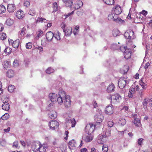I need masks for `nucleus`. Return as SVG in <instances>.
<instances>
[{
	"label": "nucleus",
	"instance_id": "obj_1",
	"mask_svg": "<svg viewBox=\"0 0 152 152\" xmlns=\"http://www.w3.org/2000/svg\"><path fill=\"white\" fill-rule=\"evenodd\" d=\"M63 102L64 106L66 108L69 107L71 106L72 102L70 96L68 95H67L66 94V96L64 97Z\"/></svg>",
	"mask_w": 152,
	"mask_h": 152
},
{
	"label": "nucleus",
	"instance_id": "obj_2",
	"mask_svg": "<svg viewBox=\"0 0 152 152\" xmlns=\"http://www.w3.org/2000/svg\"><path fill=\"white\" fill-rule=\"evenodd\" d=\"M59 97H57V100L59 104L63 103L64 97L66 96V92L64 91H61L58 93Z\"/></svg>",
	"mask_w": 152,
	"mask_h": 152
},
{
	"label": "nucleus",
	"instance_id": "obj_3",
	"mask_svg": "<svg viewBox=\"0 0 152 152\" xmlns=\"http://www.w3.org/2000/svg\"><path fill=\"white\" fill-rule=\"evenodd\" d=\"M132 117L133 118L132 122L134 124L135 126L139 127L141 125L140 120L139 118H138V116L137 114H133L132 115Z\"/></svg>",
	"mask_w": 152,
	"mask_h": 152
},
{
	"label": "nucleus",
	"instance_id": "obj_4",
	"mask_svg": "<svg viewBox=\"0 0 152 152\" xmlns=\"http://www.w3.org/2000/svg\"><path fill=\"white\" fill-rule=\"evenodd\" d=\"M127 77H121L118 81V86L121 88H124L126 86Z\"/></svg>",
	"mask_w": 152,
	"mask_h": 152
},
{
	"label": "nucleus",
	"instance_id": "obj_5",
	"mask_svg": "<svg viewBox=\"0 0 152 152\" xmlns=\"http://www.w3.org/2000/svg\"><path fill=\"white\" fill-rule=\"evenodd\" d=\"M59 125V124L57 121L55 120L52 121L50 122L49 126L50 129L55 130L58 127Z\"/></svg>",
	"mask_w": 152,
	"mask_h": 152
},
{
	"label": "nucleus",
	"instance_id": "obj_6",
	"mask_svg": "<svg viewBox=\"0 0 152 152\" xmlns=\"http://www.w3.org/2000/svg\"><path fill=\"white\" fill-rule=\"evenodd\" d=\"M104 119L103 116L99 113L96 114L94 116V120L97 123L102 122Z\"/></svg>",
	"mask_w": 152,
	"mask_h": 152
},
{
	"label": "nucleus",
	"instance_id": "obj_7",
	"mask_svg": "<svg viewBox=\"0 0 152 152\" xmlns=\"http://www.w3.org/2000/svg\"><path fill=\"white\" fill-rule=\"evenodd\" d=\"M2 102L3 103L2 105V109L8 111L10 109V104L8 102L7 99L5 98L4 99Z\"/></svg>",
	"mask_w": 152,
	"mask_h": 152
},
{
	"label": "nucleus",
	"instance_id": "obj_8",
	"mask_svg": "<svg viewBox=\"0 0 152 152\" xmlns=\"http://www.w3.org/2000/svg\"><path fill=\"white\" fill-rule=\"evenodd\" d=\"M41 143L40 142H34L31 145V149L34 151H38Z\"/></svg>",
	"mask_w": 152,
	"mask_h": 152
},
{
	"label": "nucleus",
	"instance_id": "obj_9",
	"mask_svg": "<svg viewBox=\"0 0 152 152\" xmlns=\"http://www.w3.org/2000/svg\"><path fill=\"white\" fill-rule=\"evenodd\" d=\"M113 106L112 104L108 105L105 108V112L106 114L110 115L113 113Z\"/></svg>",
	"mask_w": 152,
	"mask_h": 152
},
{
	"label": "nucleus",
	"instance_id": "obj_10",
	"mask_svg": "<svg viewBox=\"0 0 152 152\" xmlns=\"http://www.w3.org/2000/svg\"><path fill=\"white\" fill-rule=\"evenodd\" d=\"M8 41L10 44L12 45L13 47L14 48H17L19 46L20 43L19 39H17L14 41L12 39H9Z\"/></svg>",
	"mask_w": 152,
	"mask_h": 152
},
{
	"label": "nucleus",
	"instance_id": "obj_11",
	"mask_svg": "<svg viewBox=\"0 0 152 152\" xmlns=\"http://www.w3.org/2000/svg\"><path fill=\"white\" fill-rule=\"evenodd\" d=\"M93 124H88L85 128V129L86 132H88V134L89 133L91 134L94 131V128L93 127Z\"/></svg>",
	"mask_w": 152,
	"mask_h": 152
},
{
	"label": "nucleus",
	"instance_id": "obj_12",
	"mask_svg": "<svg viewBox=\"0 0 152 152\" xmlns=\"http://www.w3.org/2000/svg\"><path fill=\"white\" fill-rule=\"evenodd\" d=\"M134 34V32L131 30H129L125 32L124 34V36L126 39L131 40L132 37Z\"/></svg>",
	"mask_w": 152,
	"mask_h": 152
},
{
	"label": "nucleus",
	"instance_id": "obj_13",
	"mask_svg": "<svg viewBox=\"0 0 152 152\" xmlns=\"http://www.w3.org/2000/svg\"><path fill=\"white\" fill-rule=\"evenodd\" d=\"M113 9L114 10L115 13L117 15L121 14L122 11V9L118 5H117L114 7Z\"/></svg>",
	"mask_w": 152,
	"mask_h": 152
},
{
	"label": "nucleus",
	"instance_id": "obj_14",
	"mask_svg": "<svg viewBox=\"0 0 152 152\" xmlns=\"http://www.w3.org/2000/svg\"><path fill=\"white\" fill-rule=\"evenodd\" d=\"M93 139V136L91 134L89 133L87 135L83 137V140L86 142H89L92 141Z\"/></svg>",
	"mask_w": 152,
	"mask_h": 152
},
{
	"label": "nucleus",
	"instance_id": "obj_15",
	"mask_svg": "<svg viewBox=\"0 0 152 152\" xmlns=\"http://www.w3.org/2000/svg\"><path fill=\"white\" fill-rule=\"evenodd\" d=\"M16 9L15 4H8L7 10L10 13L13 12Z\"/></svg>",
	"mask_w": 152,
	"mask_h": 152
},
{
	"label": "nucleus",
	"instance_id": "obj_16",
	"mask_svg": "<svg viewBox=\"0 0 152 152\" xmlns=\"http://www.w3.org/2000/svg\"><path fill=\"white\" fill-rule=\"evenodd\" d=\"M63 31L66 36H70L72 33V29L71 27H67L65 29H64Z\"/></svg>",
	"mask_w": 152,
	"mask_h": 152
},
{
	"label": "nucleus",
	"instance_id": "obj_17",
	"mask_svg": "<svg viewBox=\"0 0 152 152\" xmlns=\"http://www.w3.org/2000/svg\"><path fill=\"white\" fill-rule=\"evenodd\" d=\"M69 148L71 149H74L77 146L75 140H71L69 141L68 144Z\"/></svg>",
	"mask_w": 152,
	"mask_h": 152
},
{
	"label": "nucleus",
	"instance_id": "obj_18",
	"mask_svg": "<svg viewBox=\"0 0 152 152\" xmlns=\"http://www.w3.org/2000/svg\"><path fill=\"white\" fill-rule=\"evenodd\" d=\"M24 16V12L22 10H18L16 12V16L18 19H22Z\"/></svg>",
	"mask_w": 152,
	"mask_h": 152
},
{
	"label": "nucleus",
	"instance_id": "obj_19",
	"mask_svg": "<svg viewBox=\"0 0 152 152\" xmlns=\"http://www.w3.org/2000/svg\"><path fill=\"white\" fill-rule=\"evenodd\" d=\"M48 148V146L45 144L41 143L38 151L39 152H45Z\"/></svg>",
	"mask_w": 152,
	"mask_h": 152
},
{
	"label": "nucleus",
	"instance_id": "obj_20",
	"mask_svg": "<svg viewBox=\"0 0 152 152\" xmlns=\"http://www.w3.org/2000/svg\"><path fill=\"white\" fill-rule=\"evenodd\" d=\"M49 97L52 102H54L56 101L58 96L56 94L50 93L49 94Z\"/></svg>",
	"mask_w": 152,
	"mask_h": 152
},
{
	"label": "nucleus",
	"instance_id": "obj_21",
	"mask_svg": "<svg viewBox=\"0 0 152 152\" xmlns=\"http://www.w3.org/2000/svg\"><path fill=\"white\" fill-rule=\"evenodd\" d=\"M131 54L132 52L130 49L126 50L124 52V57L126 59H128L131 58Z\"/></svg>",
	"mask_w": 152,
	"mask_h": 152
},
{
	"label": "nucleus",
	"instance_id": "obj_22",
	"mask_svg": "<svg viewBox=\"0 0 152 152\" xmlns=\"http://www.w3.org/2000/svg\"><path fill=\"white\" fill-rule=\"evenodd\" d=\"M117 15L115 14H110L108 17V19L109 20H115L118 18Z\"/></svg>",
	"mask_w": 152,
	"mask_h": 152
},
{
	"label": "nucleus",
	"instance_id": "obj_23",
	"mask_svg": "<svg viewBox=\"0 0 152 152\" xmlns=\"http://www.w3.org/2000/svg\"><path fill=\"white\" fill-rule=\"evenodd\" d=\"M54 36L53 34L51 31L48 32L46 35V39L49 41H51Z\"/></svg>",
	"mask_w": 152,
	"mask_h": 152
},
{
	"label": "nucleus",
	"instance_id": "obj_24",
	"mask_svg": "<svg viewBox=\"0 0 152 152\" xmlns=\"http://www.w3.org/2000/svg\"><path fill=\"white\" fill-rule=\"evenodd\" d=\"M67 7H71L72 5L73 2L71 0H62Z\"/></svg>",
	"mask_w": 152,
	"mask_h": 152
},
{
	"label": "nucleus",
	"instance_id": "obj_25",
	"mask_svg": "<svg viewBox=\"0 0 152 152\" xmlns=\"http://www.w3.org/2000/svg\"><path fill=\"white\" fill-rule=\"evenodd\" d=\"M83 3L81 1H78L74 5L75 9H77L82 7L83 6Z\"/></svg>",
	"mask_w": 152,
	"mask_h": 152
},
{
	"label": "nucleus",
	"instance_id": "obj_26",
	"mask_svg": "<svg viewBox=\"0 0 152 152\" xmlns=\"http://www.w3.org/2000/svg\"><path fill=\"white\" fill-rule=\"evenodd\" d=\"M49 117L51 119H55L57 116L56 112L55 111H52L49 114Z\"/></svg>",
	"mask_w": 152,
	"mask_h": 152
},
{
	"label": "nucleus",
	"instance_id": "obj_27",
	"mask_svg": "<svg viewBox=\"0 0 152 152\" xmlns=\"http://www.w3.org/2000/svg\"><path fill=\"white\" fill-rule=\"evenodd\" d=\"M126 47H128V48H134L135 47V46H134V45L133 44L132 42L131 41V40H129L128 41H127L126 42Z\"/></svg>",
	"mask_w": 152,
	"mask_h": 152
},
{
	"label": "nucleus",
	"instance_id": "obj_28",
	"mask_svg": "<svg viewBox=\"0 0 152 152\" xmlns=\"http://www.w3.org/2000/svg\"><path fill=\"white\" fill-rule=\"evenodd\" d=\"M143 78H142L139 80V84L141 86L142 88L144 89H145L146 88V84L143 81Z\"/></svg>",
	"mask_w": 152,
	"mask_h": 152
},
{
	"label": "nucleus",
	"instance_id": "obj_29",
	"mask_svg": "<svg viewBox=\"0 0 152 152\" xmlns=\"http://www.w3.org/2000/svg\"><path fill=\"white\" fill-rule=\"evenodd\" d=\"M115 88L114 84L112 83L111 84L107 87V91L108 92H113L114 91Z\"/></svg>",
	"mask_w": 152,
	"mask_h": 152
},
{
	"label": "nucleus",
	"instance_id": "obj_30",
	"mask_svg": "<svg viewBox=\"0 0 152 152\" xmlns=\"http://www.w3.org/2000/svg\"><path fill=\"white\" fill-rule=\"evenodd\" d=\"M14 74L13 71L11 69L9 70L7 72V76L9 78L12 77L14 76Z\"/></svg>",
	"mask_w": 152,
	"mask_h": 152
},
{
	"label": "nucleus",
	"instance_id": "obj_31",
	"mask_svg": "<svg viewBox=\"0 0 152 152\" xmlns=\"http://www.w3.org/2000/svg\"><path fill=\"white\" fill-rule=\"evenodd\" d=\"M61 34L58 31L55 32L54 37L57 40H59L61 39Z\"/></svg>",
	"mask_w": 152,
	"mask_h": 152
},
{
	"label": "nucleus",
	"instance_id": "obj_32",
	"mask_svg": "<svg viewBox=\"0 0 152 152\" xmlns=\"http://www.w3.org/2000/svg\"><path fill=\"white\" fill-rule=\"evenodd\" d=\"M111 99L113 100L117 101L119 100L120 97V95L118 94H115L113 95L112 96H110Z\"/></svg>",
	"mask_w": 152,
	"mask_h": 152
},
{
	"label": "nucleus",
	"instance_id": "obj_33",
	"mask_svg": "<svg viewBox=\"0 0 152 152\" xmlns=\"http://www.w3.org/2000/svg\"><path fill=\"white\" fill-rule=\"evenodd\" d=\"M13 23V20L10 18H9L7 19L6 22V24L9 26L12 25Z\"/></svg>",
	"mask_w": 152,
	"mask_h": 152
},
{
	"label": "nucleus",
	"instance_id": "obj_34",
	"mask_svg": "<svg viewBox=\"0 0 152 152\" xmlns=\"http://www.w3.org/2000/svg\"><path fill=\"white\" fill-rule=\"evenodd\" d=\"M47 21V20L44 18L38 17L37 19L36 20V23H37L40 22H46Z\"/></svg>",
	"mask_w": 152,
	"mask_h": 152
},
{
	"label": "nucleus",
	"instance_id": "obj_35",
	"mask_svg": "<svg viewBox=\"0 0 152 152\" xmlns=\"http://www.w3.org/2000/svg\"><path fill=\"white\" fill-rule=\"evenodd\" d=\"M55 71L54 69L51 67H49L46 70V73L48 74H50L53 73Z\"/></svg>",
	"mask_w": 152,
	"mask_h": 152
},
{
	"label": "nucleus",
	"instance_id": "obj_36",
	"mask_svg": "<svg viewBox=\"0 0 152 152\" xmlns=\"http://www.w3.org/2000/svg\"><path fill=\"white\" fill-rule=\"evenodd\" d=\"M103 1L105 4L109 5H113L114 2V0H103Z\"/></svg>",
	"mask_w": 152,
	"mask_h": 152
},
{
	"label": "nucleus",
	"instance_id": "obj_37",
	"mask_svg": "<svg viewBox=\"0 0 152 152\" xmlns=\"http://www.w3.org/2000/svg\"><path fill=\"white\" fill-rule=\"evenodd\" d=\"M104 132H105V134H104V136L105 137H106L110 136L111 131L110 129H106Z\"/></svg>",
	"mask_w": 152,
	"mask_h": 152
},
{
	"label": "nucleus",
	"instance_id": "obj_38",
	"mask_svg": "<svg viewBox=\"0 0 152 152\" xmlns=\"http://www.w3.org/2000/svg\"><path fill=\"white\" fill-rule=\"evenodd\" d=\"M12 49L9 47H7L4 50V52L6 55H8L11 53Z\"/></svg>",
	"mask_w": 152,
	"mask_h": 152
},
{
	"label": "nucleus",
	"instance_id": "obj_39",
	"mask_svg": "<svg viewBox=\"0 0 152 152\" xmlns=\"http://www.w3.org/2000/svg\"><path fill=\"white\" fill-rule=\"evenodd\" d=\"M15 89V86L12 85H10L8 88V91L10 92H13Z\"/></svg>",
	"mask_w": 152,
	"mask_h": 152
},
{
	"label": "nucleus",
	"instance_id": "obj_40",
	"mask_svg": "<svg viewBox=\"0 0 152 152\" xmlns=\"http://www.w3.org/2000/svg\"><path fill=\"white\" fill-rule=\"evenodd\" d=\"M126 123V121L125 119L123 118H121L120 119L118 122L119 124H121L122 126H124L125 124Z\"/></svg>",
	"mask_w": 152,
	"mask_h": 152
},
{
	"label": "nucleus",
	"instance_id": "obj_41",
	"mask_svg": "<svg viewBox=\"0 0 152 152\" xmlns=\"http://www.w3.org/2000/svg\"><path fill=\"white\" fill-rule=\"evenodd\" d=\"M149 102V99L145 98L144 99L143 102H142V104L144 108H147V105L148 103Z\"/></svg>",
	"mask_w": 152,
	"mask_h": 152
},
{
	"label": "nucleus",
	"instance_id": "obj_42",
	"mask_svg": "<svg viewBox=\"0 0 152 152\" xmlns=\"http://www.w3.org/2000/svg\"><path fill=\"white\" fill-rule=\"evenodd\" d=\"M7 38V35L4 33H2L0 34V39L1 40H5Z\"/></svg>",
	"mask_w": 152,
	"mask_h": 152
},
{
	"label": "nucleus",
	"instance_id": "obj_43",
	"mask_svg": "<svg viewBox=\"0 0 152 152\" xmlns=\"http://www.w3.org/2000/svg\"><path fill=\"white\" fill-rule=\"evenodd\" d=\"M6 11L5 7L3 5H0V13H4Z\"/></svg>",
	"mask_w": 152,
	"mask_h": 152
},
{
	"label": "nucleus",
	"instance_id": "obj_44",
	"mask_svg": "<svg viewBox=\"0 0 152 152\" xmlns=\"http://www.w3.org/2000/svg\"><path fill=\"white\" fill-rule=\"evenodd\" d=\"M53 9L54 12H56L58 10V8L57 6V4L56 2H54L53 4Z\"/></svg>",
	"mask_w": 152,
	"mask_h": 152
},
{
	"label": "nucleus",
	"instance_id": "obj_45",
	"mask_svg": "<svg viewBox=\"0 0 152 152\" xmlns=\"http://www.w3.org/2000/svg\"><path fill=\"white\" fill-rule=\"evenodd\" d=\"M9 114L5 113L1 117V119L4 120H7L9 118Z\"/></svg>",
	"mask_w": 152,
	"mask_h": 152
},
{
	"label": "nucleus",
	"instance_id": "obj_46",
	"mask_svg": "<svg viewBox=\"0 0 152 152\" xmlns=\"http://www.w3.org/2000/svg\"><path fill=\"white\" fill-rule=\"evenodd\" d=\"M107 126L109 127H112L114 125V122L112 120L108 121L107 122Z\"/></svg>",
	"mask_w": 152,
	"mask_h": 152
},
{
	"label": "nucleus",
	"instance_id": "obj_47",
	"mask_svg": "<svg viewBox=\"0 0 152 152\" xmlns=\"http://www.w3.org/2000/svg\"><path fill=\"white\" fill-rule=\"evenodd\" d=\"M28 14L31 15H34L36 14L35 11L33 8H31L29 11Z\"/></svg>",
	"mask_w": 152,
	"mask_h": 152
},
{
	"label": "nucleus",
	"instance_id": "obj_48",
	"mask_svg": "<svg viewBox=\"0 0 152 152\" xmlns=\"http://www.w3.org/2000/svg\"><path fill=\"white\" fill-rule=\"evenodd\" d=\"M4 66L5 68L7 69L10 66V62L6 61L4 62Z\"/></svg>",
	"mask_w": 152,
	"mask_h": 152
},
{
	"label": "nucleus",
	"instance_id": "obj_49",
	"mask_svg": "<svg viewBox=\"0 0 152 152\" xmlns=\"http://www.w3.org/2000/svg\"><path fill=\"white\" fill-rule=\"evenodd\" d=\"M30 5L29 1L28 0H25L24 1V5L27 7H28Z\"/></svg>",
	"mask_w": 152,
	"mask_h": 152
},
{
	"label": "nucleus",
	"instance_id": "obj_50",
	"mask_svg": "<svg viewBox=\"0 0 152 152\" xmlns=\"http://www.w3.org/2000/svg\"><path fill=\"white\" fill-rule=\"evenodd\" d=\"M32 47V44L31 42H29L26 44V48L27 49H30Z\"/></svg>",
	"mask_w": 152,
	"mask_h": 152
},
{
	"label": "nucleus",
	"instance_id": "obj_51",
	"mask_svg": "<svg viewBox=\"0 0 152 152\" xmlns=\"http://www.w3.org/2000/svg\"><path fill=\"white\" fill-rule=\"evenodd\" d=\"M144 140V139L142 138H140L138 139L137 140V143L139 145L142 146V142Z\"/></svg>",
	"mask_w": 152,
	"mask_h": 152
},
{
	"label": "nucleus",
	"instance_id": "obj_52",
	"mask_svg": "<svg viewBox=\"0 0 152 152\" xmlns=\"http://www.w3.org/2000/svg\"><path fill=\"white\" fill-rule=\"evenodd\" d=\"M70 121L72 124V127H74L75 126L76 123V121L75 120V119L74 118L72 119L71 120H70Z\"/></svg>",
	"mask_w": 152,
	"mask_h": 152
},
{
	"label": "nucleus",
	"instance_id": "obj_53",
	"mask_svg": "<svg viewBox=\"0 0 152 152\" xmlns=\"http://www.w3.org/2000/svg\"><path fill=\"white\" fill-rule=\"evenodd\" d=\"M18 61L16 59H15L13 62V66L15 67L18 66Z\"/></svg>",
	"mask_w": 152,
	"mask_h": 152
},
{
	"label": "nucleus",
	"instance_id": "obj_54",
	"mask_svg": "<svg viewBox=\"0 0 152 152\" xmlns=\"http://www.w3.org/2000/svg\"><path fill=\"white\" fill-rule=\"evenodd\" d=\"M102 149L103 152H107L108 151V147L107 146L103 145Z\"/></svg>",
	"mask_w": 152,
	"mask_h": 152
},
{
	"label": "nucleus",
	"instance_id": "obj_55",
	"mask_svg": "<svg viewBox=\"0 0 152 152\" xmlns=\"http://www.w3.org/2000/svg\"><path fill=\"white\" fill-rule=\"evenodd\" d=\"M13 147L15 148H18V141H15L13 143L12 145Z\"/></svg>",
	"mask_w": 152,
	"mask_h": 152
},
{
	"label": "nucleus",
	"instance_id": "obj_56",
	"mask_svg": "<svg viewBox=\"0 0 152 152\" xmlns=\"http://www.w3.org/2000/svg\"><path fill=\"white\" fill-rule=\"evenodd\" d=\"M69 133V132L68 131H65V133H64V135L65 136L64 137V139L67 140L68 139V134Z\"/></svg>",
	"mask_w": 152,
	"mask_h": 152
},
{
	"label": "nucleus",
	"instance_id": "obj_57",
	"mask_svg": "<svg viewBox=\"0 0 152 152\" xmlns=\"http://www.w3.org/2000/svg\"><path fill=\"white\" fill-rule=\"evenodd\" d=\"M43 33V31L42 30H39L38 32H37V37H40L42 34Z\"/></svg>",
	"mask_w": 152,
	"mask_h": 152
},
{
	"label": "nucleus",
	"instance_id": "obj_58",
	"mask_svg": "<svg viewBox=\"0 0 152 152\" xmlns=\"http://www.w3.org/2000/svg\"><path fill=\"white\" fill-rule=\"evenodd\" d=\"M125 131H118V135L119 137H123L124 136V132Z\"/></svg>",
	"mask_w": 152,
	"mask_h": 152
},
{
	"label": "nucleus",
	"instance_id": "obj_59",
	"mask_svg": "<svg viewBox=\"0 0 152 152\" xmlns=\"http://www.w3.org/2000/svg\"><path fill=\"white\" fill-rule=\"evenodd\" d=\"M123 70L124 71V74H125L126 73L128 70V68L127 66H125L123 68Z\"/></svg>",
	"mask_w": 152,
	"mask_h": 152
},
{
	"label": "nucleus",
	"instance_id": "obj_60",
	"mask_svg": "<svg viewBox=\"0 0 152 152\" xmlns=\"http://www.w3.org/2000/svg\"><path fill=\"white\" fill-rule=\"evenodd\" d=\"M26 30V28L25 27H23L22 28L21 31L20 32V34L21 35H23L25 33Z\"/></svg>",
	"mask_w": 152,
	"mask_h": 152
},
{
	"label": "nucleus",
	"instance_id": "obj_61",
	"mask_svg": "<svg viewBox=\"0 0 152 152\" xmlns=\"http://www.w3.org/2000/svg\"><path fill=\"white\" fill-rule=\"evenodd\" d=\"M60 26L63 29V30H64V29H65V27L66 26V25L64 22H62Z\"/></svg>",
	"mask_w": 152,
	"mask_h": 152
},
{
	"label": "nucleus",
	"instance_id": "obj_62",
	"mask_svg": "<svg viewBox=\"0 0 152 152\" xmlns=\"http://www.w3.org/2000/svg\"><path fill=\"white\" fill-rule=\"evenodd\" d=\"M150 65V64L149 62H147L144 66V67L145 69H147Z\"/></svg>",
	"mask_w": 152,
	"mask_h": 152
},
{
	"label": "nucleus",
	"instance_id": "obj_63",
	"mask_svg": "<svg viewBox=\"0 0 152 152\" xmlns=\"http://www.w3.org/2000/svg\"><path fill=\"white\" fill-rule=\"evenodd\" d=\"M91 152H99L98 150L94 148H93L91 149Z\"/></svg>",
	"mask_w": 152,
	"mask_h": 152
},
{
	"label": "nucleus",
	"instance_id": "obj_64",
	"mask_svg": "<svg viewBox=\"0 0 152 152\" xmlns=\"http://www.w3.org/2000/svg\"><path fill=\"white\" fill-rule=\"evenodd\" d=\"M148 103L150 106L152 107V98L149 99Z\"/></svg>",
	"mask_w": 152,
	"mask_h": 152
}]
</instances>
